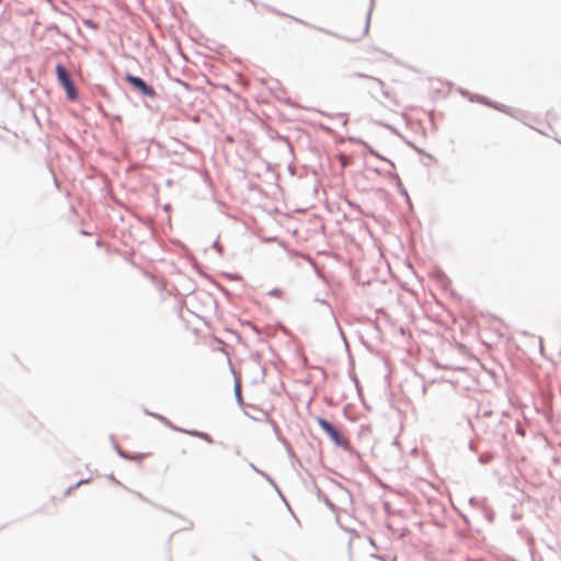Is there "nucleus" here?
<instances>
[{
  "label": "nucleus",
  "instance_id": "nucleus-1",
  "mask_svg": "<svg viewBox=\"0 0 561 561\" xmlns=\"http://www.w3.org/2000/svg\"><path fill=\"white\" fill-rule=\"evenodd\" d=\"M56 73H57V79L60 82V84L65 88L68 98L70 100H76L77 99V90H76L73 82L70 79V76H69L67 69L62 65L59 64L56 66Z\"/></svg>",
  "mask_w": 561,
  "mask_h": 561
},
{
  "label": "nucleus",
  "instance_id": "nucleus-2",
  "mask_svg": "<svg viewBox=\"0 0 561 561\" xmlns=\"http://www.w3.org/2000/svg\"><path fill=\"white\" fill-rule=\"evenodd\" d=\"M318 424L330 436V438L339 446H346L348 440L327 420L319 419Z\"/></svg>",
  "mask_w": 561,
  "mask_h": 561
},
{
  "label": "nucleus",
  "instance_id": "nucleus-3",
  "mask_svg": "<svg viewBox=\"0 0 561 561\" xmlns=\"http://www.w3.org/2000/svg\"><path fill=\"white\" fill-rule=\"evenodd\" d=\"M126 80L137 90L142 92L145 95H152L153 90L151 87H149L142 79L127 75Z\"/></svg>",
  "mask_w": 561,
  "mask_h": 561
},
{
  "label": "nucleus",
  "instance_id": "nucleus-4",
  "mask_svg": "<svg viewBox=\"0 0 561 561\" xmlns=\"http://www.w3.org/2000/svg\"><path fill=\"white\" fill-rule=\"evenodd\" d=\"M270 295L274 296L276 298H280L283 296V290L279 289V288H275V289L270 291Z\"/></svg>",
  "mask_w": 561,
  "mask_h": 561
}]
</instances>
